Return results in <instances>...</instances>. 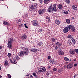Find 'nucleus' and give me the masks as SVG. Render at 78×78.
I'll return each mask as SVG.
<instances>
[{
    "label": "nucleus",
    "instance_id": "38",
    "mask_svg": "<svg viewBox=\"0 0 78 78\" xmlns=\"http://www.w3.org/2000/svg\"><path fill=\"white\" fill-rule=\"evenodd\" d=\"M52 40L53 42H55V41H56V40L55 38H52Z\"/></svg>",
    "mask_w": 78,
    "mask_h": 78
},
{
    "label": "nucleus",
    "instance_id": "3",
    "mask_svg": "<svg viewBox=\"0 0 78 78\" xmlns=\"http://www.w3.org/2000/svg\"><path fill=\"white\" fill-rule=\"evenodd\" d=\"M73 64L72 63H69L67 65V69L69 70L73 67Z\"/></svg>",
    "mask_w": 78,
    "mask_h": 78
},
{
    "label": "nucleus",
    "instance_id": "25",
    "mask_svg": "<svg viewBox=\"0 0 78 78\" xmlns=\"http://www.w3.org/2000/svg\"><path fill=\"white\" fill-rule=\"evenodd\" d=\"M3 24L4 25H9V23L8 22H7L6 21H4L3 22Z\"/></svg>",
    "mask_w": 78,
    "mask_h": 78
},
{
    "label": "nucleus",
    "instance_id": "42",
    "mask_svg": "<svg viewBox=\"0 0 78 78\" xmlns=\"http://www.w3.org/2000/svg\"><path fill=\"white\" fill-rule=\"evenodd\" d=\"M24 26L26 28H28V27L27 26V24H24Z\"/></svg>",
    "mask_w": 78,
    "mask_h": 78
},
{
    "label": "nucleus",
    "instance_id": "62",
    "mask_svg": "<svg viewBox=\"0 0 78 78\" xmlns=\"http://www.w3.org/2000/svg\"><path fill=\"white\" fill-rule=\"evenodd\" d=\"M1 0V1H3V0Z\"/></svg>",
    "mask_w": 78,
    "mask_h": 78
},
{
    "label": "nucleus",
    "instance_id": "40",
    "mask_svg": "<svg viewBox=\"0 0 78 78\" xmlns=\"http://www.w3.org/2000/svg\"><path fill=\"white\" fill-rule=\"evenodd\" d=\"M16 59L17 60H19V59H20V58H19V57L18 56H17L16 57Z\"/></svg>",
    "mask_w": 78,
    "mask_h": 78
},
{
    "label": "nucleus",
    "instance_id": "18",
    "mask_svg": "<svg viewBox=\"0 0 78 78\" xmlns=\"http://www.w3.org/2000/svg\"><path fill=\"white\" fill-rule=\"evenodd\" d=\"M50 62L53 64H57V62L56 61H54V60H52L50 61Z\"/></svg>",
    "mask_w": 78,
    "mask_h": 78
},
{
    "label": "nucleus",
    "instance_id": "20",
    "mask_svg": "<svg viewBox=\"0 0 78 78\" xmlns=\"http://www.w3.org/2000/svg\"><path fill=\"white\" fill-rule=\"evenodd\" d=\"M45 19H46L48 20H50V18L48 17V15H46L45 16Z\"/></svg>",
    "mask_w": 78,
    "mask_h": 78
},
{
    "label": "nucleus",
    "instance_id": "12",
    "mask_svg": "<svg viewBox=\"0 0 78 78\" xmlns=\"http://www.w3.org/2000/svg\"><path fill=\"white\" fill-rule=\"evenodd\" d=\"M37 3L36 5H33L31 6V9L32 10H34L35 8H36V7L37 6Z\"/></svg>",
    "mask_w": 78,
    "mask_h": 78
},
{
    "label": "nucleus",
    "instance_id": "60",
    "mask_svg": "<svg viewBox=\"0 0 78 78\" xmlns=\"http://www.w3.org/2000/svg\"><path fill=\"white\" fill-rule=\"evenodd\" d=\"M2 78V76H0V78Z\"/></svg>",
    "mask_w": 78,
    "mask_h": 78
},
{
    "label": "nucleus",
    "instance_id": "19",
    "mask_svg": "<svg viewBox=\"0 0 78 78\" xmlns=\"http://www.w3.org/2000/svg\"><path fill=\"white\" fill-rule=\"evenodd\" d=\"M5 64L4 65L5 66H8V62L7 60H6L5 62Z\"/></svg>",
    "mask_w": 78,
    "mask_h": 78
},
{
    "label": "nucleus",
    "instance_id": "23",
    "mask_svg": "<svg viewBox=\"0 0 78 78\" xmlns=\"http://www.w3.org/2000/svg\"><path fill=\"white\" fill-rule=\"evenodd\" d=\"M58 8H59V9H62V5L61 4H59L58 5Z\"/></svg>",
    "mask_w": 78,
    "mask_h": 78
},
{
    "label": "nucleus",
    "instance_id": "31",
    "mask_svg": "<svg viewBox=\"0 0 78 78\" xmlns=\"http://www.w3.org/2000/svg\"><path fill=\"white\" fill-rule=\"evenodd\" d=\"M39 46H41L42 45V43L41 42L38 43Z\"/></svg>",
    "mask_w": 78,
    "mask_h": 78
},
{
    "label": "nucleus",
    "instance_id": "29",
    "mask_svg": "<svg viewBox=\"0 0 78 78\" xmlns=\"http://www.w3.org/2000/svg\"><path fill=\"white\" fill-rule=\"evenodd\" d=\"M68 44L69 45H70V44H71V41L70 40H68Z\"/></svg>",
    "mask_w": 78,
    "mask_h": 78
},
{
    "label": "nucleus",
    "instance_id": "11",
    "mask_svg": "<svg viewBox=\"0 0 78 78\" xmlns=\"http://www.w3.org/2000/svg\"><path fill=\"white\" fill-rule=\"evenodd\" d=\"M58 54L60 55H63L64 52L62 51H58Z\"/></svg>",
    "mask_w": 78,
    "mask_h": 78
},
{
    "label": "nucleus",
    "instance_id": "53",
    "mask_svg": "<svg viewBox=\"0 0 78 78\" xmlns=\"http://www.w3.org/2000/svg\"><path fill=\"white\" fill-rule=\"evenodd\" d=\"M74 78H76V75H75L74 76H73Z\"/></svg>",
    "mask_w": 78,
    "mask_h": 78
},
{
    "label": "nucleus",
    "instance_id": "37",
    "mask_svg": "<svg viewBox=\"0 0 78 78\" xmlns=\"http://www.w3.org/2000/svg\"><path fill=\"white\" fill-rule=\"evenodd\" d=\"M64 13V14H65L67 15V14H68V13H69V12H68L67 11H65Z\"/></svg>",
    "mask_w": 78,
    "mask_h": 78
},
{
    "label": "nucleus",
    "instance_id": "26",
    "mask_svg": "<svg viewBox=\"0 0 78 78\" xmlns=\"http://www.w3.org/2000/svg\"><path fill=\"white\" fill-rule=\"evenodd\" d=\"M73 26H71L70 25L68 26V28L70 30V29H72V27H73Z\"/></svg>",
    "mask_w": 78,
    "mask_h": 78
},
{
    "label": "nucleus",
    "instance_id": "36",
    "mask_svg": "<svg viewBox=\"0 0 78 78\" xmlns=\"http://www.w3.org/2000/svg\"><path fill=\"white\" fill-rule=\"evenodd\" d=\"M11 54L10 53H9L8 54V56L9 57H10L11 56Z\"/></svg>",
    "mask_w": 78,
    "mask_h": 78
},
{
    "label": "nucleus",
    "instance_id": "16",
    "mask_svg": "<svg viewBox=\"0 0 78 78\" xmlns=\"http://www.w3.org/2000/svg\"><path fill=\"white\" fill-rule=\"evenodd\" d=\"M19 55L20 56H23V55H24V53L23 52V51H21L19 53Z\"/></svg>",
    "mask_w": 78,
    "mask_h": 78
},
{
    "label": "nucleus",
    "instance_id": "5",
    "mask_svg": "<svg viewBox=\"0 0 78 78\" xmlns=\"http://www.w3.org/2000/svg\"><path fill=\"white\" fill-rule=\"evenodd\" d=\"M45 12V9H39L38 10V13L40 14H43V13H44Z\"/></svg>",
    "mask_w": 78,
    "mask_h": 78
},
{
    "label": "nucleus",
    "instance_id": "59",
    "mask_svg": "<svg viewBox=\"0 0 78 78\" xmlns=\"http://www.w3.org/2000/svg\"><path fill=\"white\" fill-rule=\"evenodd\" d=\"M73 60H74V61H76V59H74Z\"/></svg>",
    "mask_w": 78,
    "mask_h": 78
},
{
    "label": "nucleus",
    "instance_id": "43",
    "mask_svg": "<svg viewBox=\"0 0 78 78\" xmlns=\"http://www.w3.org/2000/svg\"><path fill=\"white\" fill-rule=\"evenodd\" d=\"M33 76H36V73H33Z\"/></svg>",
    "mask_w": 78,
    "mask_h": 78
},
{
    "label": "nucleus",
    "instance_id": "22",
    "mask_svg": "<svg viewBox=\"0 0 78 78\" xmlns=\"http://www.w3.org/2000/svg\"><path fill=\"white\" fill-rule=\"evenodd\" d=\"M49 0H44V4H47L48 3Z\"/></svg>",
    "mask_w": 78,
    "mask_h": 78
},
{
    "label": "nucleus",
    "instance_id": "24",
    "mask_svg": "<svg viewBox=\"0 0 78 78\" xmlns=\"http://www.w3.org/2000/svg\"><path fill=\"white\" fill-rule=\"evenodd\" d=\"M64 59L66 61H69V59L66 57L64 58Z\"/></svg>",
    "mask_w": 78,
    "mask_h": 78
},
{
    "label": "nucleus",
    "instance_id": "57",
    "mask_svg": "<svg viewBox=\"0 0 78 78\" xmlns=\"http://www.w3.org/2000/svg\"><path fill=\"white\" fill-rule=\"evenodd\" d=\"M2 70V67L0 66V70Z\"/></svg>",
    "mask_w": 78,
    "mask_h": 78
},
{
    "label": "nucleus",
    "instance_id": "9",
    "mask_svg": "<svg viewBox=\"0 0 78 78\" xmlns=\"http://www.w3.org/2000/svg\"><path fill=\"white\" fill-rule=\"evenodd\" d=\"M63 31L64 33H66L69 31V29L67 27H65L63 29Z\"/></svg>",
    "mask_w": 78,
    "mask_h": 78
},
{
    "label": "nucleus",
    "instance_id": "6",
    "mask_svg": "<svg viewBox=\"0 0 78 78\" xmlns=\"http://www.w3.org/2000/svg\"><path fill=\"white\" fill-rule=\"evenodd\" d=\"M32 23L34 26H37L39 25V23L36 21L33 20L32 22Z\"/></svg>",
    "mask_w": 78,
    "mask_h": 78
},
{
    "label": "nucleus",
    "instance_id": "47",
    "mask_svg": "<svg viewBox=\"0 0 78 78\" xmlns=\"http://www.w3.org/2000/svg\"><path fill=\"white\" fill-rule=\"evenodd\" d=\"M77 65H78V64H77V63H75L74 65V67H76V66Z\"/></svg>",
    "mask_w": 78,
    "mask_h": 78
},
{
    "label": "nucleus",
    "instance_id": "46",
    "mask_svg": "<svg viewBox=\"0 0 78 78\" xmlns=\"http://www.w3.org/2000/svg\"><path fill=\"white\" fill-rule=\"evenodd\" d=\"M30 78H33V76L32 75H30Z\"/></svg>",
    "mask_w": 78,
    "mask_h": 78
},
{
    "label": "nucleus",
    "instance_id": "7",
    "mask_svg": "<svg viewBox=\"0 0 78 78\" xmlns=\"http://www.w3.org/2000/svg\"><path fill=\"white\" fill-rule=\"evenodd\" d=\"M68 38H70L71 41H72L73 43H75V40H74V39H73V38L72 37V36H71L70 35H68Z\"/></svg>",
    "mask_w": 78,
    "mask_h": 78
},
{
    "label": "nucleus",
    "instance_id": "10",
    "mask_svg": "<svg viewBox=\"0 0 78 78\" xmlns=\"http://www.w3.org/2000/svg\"><path fill=\"white\" fill-rule=\"evenodd\" d=\"M21 37L22 40H25L27 38V36L26 34H24L21 36Z\"/></svg>",
    "mask_w": 78,
    "mask_h": 78
},
{
    "label": "nucleus",
    "instance_id": "14",
    "mask_svg": "<svg viewBox=\"0 0 78 78\" xmlns=\"http://www.w3.org/2000/svg\"><path fill=\"white\" fill-rule=\"evenodd\" d=\"M69 52L70 54H72V55H75V51L73 49H70Z\"/></svg>",
    "mask_w": 78,
    "mask_h": 78
},
{
    "label": "nucleus",
    "instance_id": "15",
    "mask_svg": "<svg viewBox=\"0 0 78 78\" xmlns=\"http://www.w3.org/2000/svg\"><path fill=\"white\" fill-rule=\"evenodd\" d=\"M30 50L32 52H34L36 53V52H37V51H38L37 49L35 48V49H30Z\"/></svg>",
    "mask_w": 78,
    "mask_h": 78
},
{
    "label": "nucleus",
    "instance_id": "34",
    "mask_svg": "<svg viewBox=\"0 0 78 78\" xmlns=\"http://www.w3.org/2000/svg\"><path fill=\"white\" fill-rule=\"evenodd\" d=\"M9 41H10L11 42H12V41H13L14 40L12 39L9 38Z\"/></svg>",
    "mask_w": 78,
    "mask_h": 78
},
{
    "label": "nucleus",
    "instance_id": "32",
    "mask_svg": "<svg viewBox=\"0 0 78 78\" xmlns=\"http://www.w3.org/2000/svg\"><path fill=\"white\" fill-rule=\"evenodd\" d=\"M57 70H58V68H54L53 69V71L54 72H55V71H57Z\"/></svg>",
    "mask_w": 78,
    "mask_h": 78
},
{
    "label": "nucleus",
    "instance_id": "21",
    "mask_svg": "<svg viewBox=\"0 0 78 78\" xmlns=\"http://www.w3.org/2000/svg\"><path fill=\"white\" fill-rule=\"evenodd\" d=\"M71 30L73 32H75V27L73 26L71 29Z\"/></svg>",
    "mask_w": 78,
    "mask_h": 78
},
{
    "label": "nucleus",
    "instance_id": "17",
    "mask_svg": "<svg viewBox=\"0 0 78 78\" xmlns=\"http://www.w3.org/2000/svg\"><path fill=\"white\" fill-rule=\"evenodd\" d=\"M55 24L56 25H59V24H60V22L59 21V20H55Z\"/></svg>",
    "mask_w": 78,
    "mask_h": 78
},
{
    "label": "nucleus",
    "instance_id": "33",
    "mask_svg": "<svg viewBox=\"0 0 78 78\" xmlns=\"http://www.w3.org/2000/svg\"><path fill=\"white\" fill-rule=\"evenodd\" d=\"M9 62L10 63H12V59H10L9 60Z\"/></svg>",
    "mask_w": 78,
    "mask_h": 78
},
{
    "label": "nucleus",
    "instance_id": "52",
    "mask_svg": "<svg viewBox=\"0 0 78 78\" xmlns=\"http://www.w3.org/2000/svg\"><path fill=\"white\" fill-rule=\"evenodd\" d=\"M46 75L47 76H49V74L48 73H47L46 74Z\"/></svg>",
    "mask_w": 78,
    "mask_h": 78
},
{
    "label": "nucleus",
    "instance_id": "35",
    "mask_svg": "<svg viewBox=\"0 0 78 78\" xmlns=\"http://www.w3.org/2000/svg\"><path fill=\"white\" fill-rule=\"evenodd\" d=\"M75 51L76 52V53L78 54V49H76L75 50Z\"/></svg>",
    "mask_w": 78,
    "mask_h": 78
},
{
    "label": "nucleus",
    "instance_id": "63",
    "mask_svg": "<svg viewBox=\"0 0 78 78\" xmlns=\"http://www.w3.org/2000/svg\"><path fill=\"white\" fill-rule=\"evenodd\" d=\"M33 1H34L35 0H32Z\"/></svg>",
    "mask_w": 78,
    "mask_h": 78
},
{
    "label": "nucleus",
    "instance_id": "61",
    "mask_svg": "<svg viewBox=\"0 0 78 78\" xmlns=\"http://www.w3.org/2000/svg\"><path fill=\"white\" fill-rule=\"evenodd\" d=\"M72 19H74V17H72Z\"/></svg>",
    "mask_w": 78,
    "mask_h": 78
},
{
    "label": "nucleus",
    "instance_id": "28",
    "mask_svg": "<svg viewBox=\"0 0 78 78\" xmlns=\"http://www.w3.org/2000/svg\"><path fill=\"white\" fill-rule=\"evenodd\" d=\"M13 62L14 64H16L17 62V61H16L15 59L13 60Z\"/></svg>",
    "mask_w": 78,
    "mask_h": 78
},
{
    "label": "nucleus",
    "instance_id": "64",
    "mask_svg": "<svg viewBox=\"0 0 78 78\" xmlns=\"http://www.w3.org/2000/svg\"><path fill=\"white\" fill-rule=\"evenodd\" d=\"M41 31H42V29H41Z\"/></svg>",
    "mask_w": 78,
    "mask_h": 78
},
{
    "label": "nucleus",
    "instance_id": "1",
    "mask_svg": "<svg viewBox=\"0 0 78 78\" xmlns=\"http://www.w3.org/2000/svg\"><path fill=\"white\" fill-rule=\"evenodd\" d=\"M56 5L55 4L54 5V7H52V6H51L49 7L47 10V12H56L57 11V9H56Z\"/></svg>",
    "mask_w": 78,
    "mask_h": 78
},
{
    "label": "nucleus",
    "instance_id": "54",
    "mask_svg": "<svg viewBox=\"0 0 78 78\" xmlns=\"http://www.w3.org/2000/svg\"><path fill=\"white\" fill-rule=\"evenodd\" d=\"M61 44H58L59 47H60V46H61Z\"/></svg>",
    "mask_w": 78,
    "mask_h": 78
},
{
    "label": "nucleus",
    "instance_id": "48",
    "mask_svg": "<svg viewBox=\"0 0 78 78\" xmlns=\"http://www.w3.org/2000/svg\"><path fill=\"white\" fill-rule=\"evenodd\" d=\"M59 70L60 72H62V70H63V69L61 68L59 69Z\"/></svg>",
    "mask_w": 78,
    "mask_h": 78
},
{
    "label": "nucleus",
    "instance_id": "4",
    "mask_svg": "<svg viewBox=\"0 0 78 78\" xmlns=\"http://www.w3.org/2000/svg\"><path fill=\"white\" fill-rule=\"evenodd\" d=\"M28 49L27 48H25L23 49V52L24 54L25 55H27L29 53V51H28Z\"/></svg>",
    "mask_w": 78,
    "mask_h": 78
},
{
    "label": "nucleus",
    "instance_id": "41",
    "mask_svg": "<svg viewBox=\"0 0 78 78\" xmlns=\"http://www.w3.org/2000/svg\"><path fill=\"white\" fill-rule=\"evenodd\" d=\"M58 44H59L58 42H56L55 43L56 46H58Z\"/></svg>",
    "mask_w": 78,
    "mask_h": 78
},
{
    "label": "nucleus",
    "instance_id": "50",
    "mask_svg": "<svg viewBox=\"0 0 78 78\" xmlns=\"http://www.w3.org/2000/svg\"><path fill=\"white\" fill-rule=\"evenodd\" d=\"M55 49L56 50H57L58 48V47H57V46H56V47H55Z\"/></svg>",
    "mask_w": 78,
    "mask_h": 78
},
{
    "label": "nucleus",
    "instance_id": "39",
    "mask_svg": "<svg viewBox=\"0 0 78 78\" xmlns=\"http://www.w3.org/2000/svg\"><path fill=\"white\" fill-rule=\"evenodd\" d=\"M8 76L9 78H11V75L10 74H8Z\"/></svg>",
    "mask_w": 78,
    "mask_h": 78
},
{
    "label": "nucleus",
    "instance_id": "44",
    "mask_svg": "<svg viewBox=\"0 0 78 78\" xmlns=\"http://www.w3.org/2000/svg\"><path fill=\"white\" fill-rule=\"evenodd\" d=\"M40 2L41 3H42V2H43V1L42 0H39Z\"/></svg>",
    "mask_w": 78,
    "mask_h": 78
},
{
    "label": "nucleus",
    "instance_id": "45",
    "mask_svg": "<svg viewBox=\"0 0 78 78\" xmlns=\"http://www.w3.org/2000/svg\"><path fill=\"white\" fill-rule=\"evenodd\" d=\"M50 68H51V67L50 66H49L48 67L47 69L48 70H50Z\"/></svg>",
    "mask_w": 78,
    "mask_h": 78
},
{
    "label": "nucleus",
    "instance_id": "58",
    "mask_svg": "<svg viewBox=\"0 0 78 78\" xmlns=\"http://www.w3.org/2000/svg\"><path fill=\"white\" fill-rule=\"evenodd\" d=\"M19 22H21V20H19Z\"/></svg>",
    "mask_w": 78,
    "mask_h": 78
},
{
    "label": "nucleus",
    "instance_id": "13",
    "mask_svg": "<svg viewBox=\"0 0 78 78\" xmlns=\"http://www.w3.org/2000/svg\"><path fill=\"white\" fill-rule=\"evenodd\" d=\"M77 5H73L72 6V8L74 10H77Z\"/></svg>",
    "mask_w": 78,
    "mask_h": 78
},
{
    "label": "nucleus",
    "instance_id": "55",
    "mask_svg": "<svg viewBox=\"0 0 78 78\" xmlns=\"http://www.w3.org/2000/svg\"><path fill=\"white\" fill-rule=\"evenodd\" d=\"M22 24H20L19 25V27H22Z\"/></svg>",
    "mask_w": 78,
    "mask_h": 78
},
{
    "label": "nucleus",
    "instance_id": "56",
    "mask_svg": "<svg viewBox=\"0 0 78 78\" xmlns=\"http://www.w3.org/2000/svg\"><path fill=\"white\" fill-rule=\"evenodd\" d=\"M1 49H2V46H0V50Z\"/></svg>",
    "mask_w": 78,
    "mask_h": 78
},
{
    "label": "nucleus",
    "instance_id": "8",
    "mask_svg": "<svg viewBox=\"0 0 78 78\" xmlns=\"http://www.w3.org/2000/svg\"><path fill=\"white\" fill-rule=\"evenodd\" d=\"M8 47L9 48H11L12 47V42L10 41H9L8 42Z\"/></svg>",
    "mask_w": 78,
    "mask_h": 78
},
{
    "label": "nucleus",
    "instance_id": "49",
    "mask_svg": "<svg viewBox=\"0 0 78 78\" xmlns=\"http://www.w3.org/2000/svg\"><path fill=\"white\" fill-rule=\"evenodd\" d=\"M64 68H65V69H67V66H64Z\"/></svg>",
    "mask_w": 78,
    "mask_h": 78
},
{
    "label": "nucleus",
    "instance_id": "27",
    "mask_svg": "<svg viewBox=\"0 0 78 78\" xmlns=\"http://www.w3.org/2000/svg\"><path fill=\"white\" fill-rule=\"evenodd\" d=\"M66 22L67 23H68V24L70 23V20L69 19H66Z\"/></svg>",
    "mask_w": 78,
    "mask_h": 78
},
{
    "label": "nucleus",
    "instance_id": "30",
    "mask_svg": "<svg viewBox=\"0 0 78 78\" xmlns=\"http://www.w3.org/2000/svg\"><path fill=\"white\" fill-rule=\"evenodd\" d=\"M66 2L68 3V4H69V3L70 2V1L69 0H66Z\"/></svg>",
    "mask_w": 78,
    "mask_h": 78
},
{
    "label": "nucleus",
    "instance_id": "2",
    "mask_svg": "<svg viewBox=\"0 0 78 78\" xmlns=\"http://www.w3.org/2000/svg\"><path fill=\"white\" fill-rule=\"evenodd\" d=\"M38 71L39 72H45L46 71V69L44 67H40L38 70Z\"/></svg>",
    "mask_w": 78,
    "mask_h": 78
},
{
    "label": "nucleus",
    "instance_id": "51",
    "mask_svg": "<svg viewBox=\"0 0 78 78\" xmlns=\"http://www.w3.org/2000/svg\"><path fill=\"white\" fill-rule=\"evenodd\" d=\"M48 59H50V58H51V56H49L48 57Z\"/></svg>",
    "mask_w": 78,
    "mask_h": 78
}]
</instances>
